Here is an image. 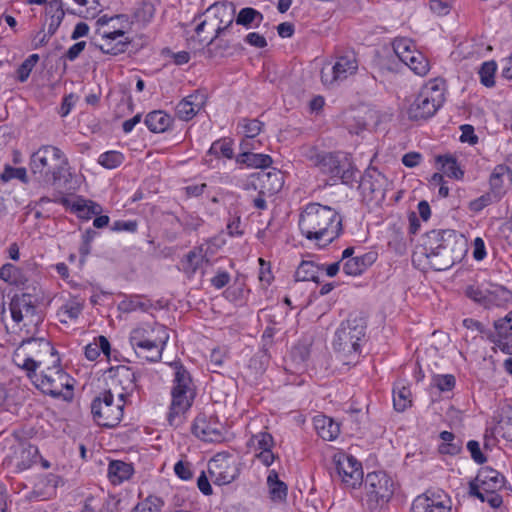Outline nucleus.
Segmentation results:
<instances>
[{
	"label": "nucleus",
	"instance_id": "obj_1",
	"mask_svg": "<svg viewBox=\"0 0 512 512\" xmlns=\"http://www.w3.org/2000/svg\"><path fill=\"white\" fill-rule=\"evenodd\" d=\"M342 216L332 207L309 203L300 214L299 228L306 239L327 246L343 232Z\"/></svg>",
	"mask_w": 512,
	"mask_h": 512
},
{
	"label": "nucleus",
	"instance_id": "obj_2",
	"mask_svg": "<svg viewBox=\"0 0 512 512\" xmlns=\"http://www.w3.org/2000/svg\"><path fill=\"white\" fill-rule=\"evenodd\" d=\"M467 252L466 239L454 230H432L422 244V254L435 271H444L460 262Z\"/></svg>",
	"mask_w": 512,
	"mask_h": 512
},
{
	"label": "nucleus",
	"instance_id": "obj_3",
	"mask_svg": "<svg viewBox=\"0 0 512 512\" xmlns=\"http://www.w3.org/2000/svg\"><path fill=\"white\" fill-rule=\"evenodd\" d=\"M29 169L36 179L56 185L71 176L65 154L56 146L42 145L30 156Z\"/></svg>",
	"mask_w": 512,
	"mask_h": 512
},
{
	"label": "nucleus",
	"instance_id": "obj_4",
	"mask_svg": "<svg viewBox=\"0 0 512 512\" xmlns=\"http://www.w3.org/2000/svg\"><path fill=\"white\" fill-rule=\"evenodd\" d=\"M174 379L171 389V405L167 420L178 427L184 421V414L190 409L196 396V388L188 370L179 362L172 363Z\"/></svg>",
	"mask_w": 512,
	"mask_h": 512
},
{
	"label": "nucleus",
	"instance_id": "obj_5",
	"mask_svg": "<svg viewBox=\"0 0 512 512\" xmlns=\"http://www.w3.org/2000/svg\"><path fill=\"white\" fill-rule=\"evenodd\" d=\"M367 322L360 314L351 313L337 328L333 348L343 359L360 355V343L366 335Z\"/></svg>",
	"mask_w": 512,
	"mask_h": 512
},
{
	"label": "nucleus",
	"instance_id": "obj_6",
	"mask_svg": "<svg viewBox=\"0 0 512 512\" xmlns=\"http://www.w3.org/2000/svg\"><path fill=\"white\" fill-rule=\"evenodd\" d=\"M45 355L57 357V351L45 338H27L22 340L13 354L15 365L26 371L30 380L36 376V370L41 364L40 358Z\"/></svg>",
	"mask_w": 512,
	"mask_h": 512
},
{
	"label": "nucleus",
	"instance_id": "obj_7",
	"mask_svg": "<svg viewBox=\"0 0 512 512\" xmlns=\"http://www.w3.org/2000/svg\"><path fill=\"white\" fill-rule=\"evenodd\" d=\"M315 166L326 176L329 185L339 181L351 184L355 181L356 168L347 154L341 152H325L315 156Z\"/></svg>",
	"mask_w": 512,
	"mask_h": 512
},
{
	"label": "nucleus",
	"instance_id": "obj_8",
	"mask_svg": "<svg viewBox=\"0 0 512 512\" xmlns=\"http://www.w3.org/2000/svg\"><path fill=\"white\" fill-rule=\"evenodd\" d=\"M71 377L60 367L59 357H55L53 365L42 371L41 375H37L33 378L32 383L36 388L40 389L44 394L52 397L64 396V390H67L70 394L73 389L71 384Z\"/></svg>",
	"mask_w": 512,
	"mask_h": 512
},
{
	"label": "nucleus",
	"instance_id": "obj_9",
	"mask_svg": "<svg viewBox=\"0 0 512 512\" xmlns=\"http://www.w3.org/2000/svg\"><path fill=\"white\" fill-rule=\"evenodd\" d=\"M126 402H114L111 390L102 392L91 403V413L94 421L102 427H116L122 420Z\"/></svg>",
	"mask_w": 512,
	"mask_h": 512
},
{
	"label": "nucleus",
	"instance_id": "obj_10",
	"mask_svg": "<svg viewBox=\"0 0 512 512\" xmlns=\"http://www.w3.org/2000/svg\"><path fill=\"white\" fill-rule=\"evenodd\" d=\"M444 91L437 84L424 86L408 109L411 120L431 118L444 103Z\"/></svg>",
	"mask_w": 512,
	"mask_h": 512
},
{
	"label": "nucleus",
	"instance_id": "obj_11",
	"mask_svg": "<svg viewBox=\"0 0 512 512\" xmlns=\"http://www.w3.org/2000/svg\"><path fill=\"white\" fill-rule=\"evenodd\" d=\"M366 504L370 511L386 505L394 494V482L385 472L368 473L365 479Z\"/></svg>",
	"mask_w": 512,
	"mask_h": 512
},
{
	"label": "nucleus",
	"instance_id": "obj_12",
	"mask_svg": "<svg viewBox=\"0 0 512 512\" xmlns=\"http://www.w3.org/2000/svg\"><path fill=\"white\" fill-rule=\"evenodd\" d=\"M333 472L331 475L334 479L338 478L347 488H356L362 483L363 471L361 463L352 455L338 453L333 457Z\"/></svg>",
	"mask_w": 512,
	"mask_h": 512
},
{
	"label": "nucleus",
	"instance_id": "obj_13",
	"mask_svg": "<svg viewBox=\"0 0 512 512\" xmlns=\"http://www.w3.org/2000/svg\"><path fill=\"white\" fill-rule=\"evenodd\" d=\"M108 373L111 381L109 390H114L118 394L120 402H126V398L138 389L139 373L126 365L111 367Z\"/></svg>",
	"mask_w": 512,
	"mask_h": 512
},
{
	"label": "nucleus",
	"instance_id": "obj_14",
	"mask_svg": "<svg viewBox=\"0 0 512 512\" xmlns=\"http://www.w3.org/2000/svg\"><path fill=\"white\" fill-rule=\"evenodd\" d=\"M208 472L216 485H227L239 475L238 463L228 453H217L208 463Z\"/></svg>",
	"mask_w": 512,
	"mask_h": 512
},
{
	"label": "nucleus",
	"instance_id": "obj_15",
	"mask_svg": "<svg viewBox=\"0 0 512 512\" xmlns=\"http://www.w3.org/2000/svg\"><path fill=\"white\" fill-rule=\"evenodd\" d=\"M358 70V61L354 52H347L336 58L334 65L321 70V80L324 85H333L337 81H343Z\"/></svg>",
	"mask_w": 512,
	"mask_h": 512
},
{
	"label": "nucleus",
	"instance_id": "obj_16",
	"mask_svg": "<svg viewBox=\"0 0 512 512\" xmlns=\"http://www.w3.org/2000/svg\"><path fill=\"white\" fill-rule=\"evenodd\" d=\"M488 339L503 353L512 355V311L494 322V332L486 333Z\"/></svg>",
	"mask_w": 512,
	"mask_h": 512
},
{
	"label": "nucleus",
	"instance_id": "obj_17",
	"mask_svg": "<svg viewBox=\"0 0 512 512\" xmlns=\"http://www.w3.org/2000/svg\"><path fill=\"white\" fill-rule=\"evenodd\" d=\"M411 512H451V506L447 495L428 490L414 499Z\"/></svg>",
	"mask_w": 512,
	"mask_h": 512
},
{
	"label": "nucleus",
	"instance_id": "obj_18",
	"mask_svg": "<svg viewBox=\"0 0 512 512\" xmlns=\"http://www.w3.org/2000/svg\"><path fill=\"white\" fill-rule=\"evenodd\" d=\"M99 34L101 39L95 45L105 54L119 55L124 53L130 44V41L124 37L125 32L122 29L99 30Z\"/></svg>",
	"mask_w": 512,
	"mask_h": 512
},
{
	"label": "nucleus",
	"instance_id": "obj_19",
	"mask_svg": "<svg viewBox=\"0 0 512 512\" xmlns=\"http://www.w3.org/2000/svg\"><path fill=\"white\" fill-rule=\"evenodd\" d=\"M490 191L495 201H499L512 185V171L509 166L499 164L494 167L489 177Z\"/></svg>",
	"mask_w": 512,
	"mask_h": 512
},
{
	"label": "nucleus",
	"instance_id": "obj_20",
	"mask_svg": "<svg viewBox=\"0 0 512 512\" xmlns=\"http://www.w3.org/2000/svg\"><path fill=\"white\" fill-rule=\"evenodd\" d=\"M152 334L156 333L157 336L150 339L151 345L137 347L145 353L143 356L151 362H156L161 358L162 351L169 339L167 329L163 325H156L151 329Z\"/></svg>",
	"mask_w": 512,
	"mask_h": 512
},
{
	"label": "nucleus",
	"instance_id": "obj_21",
	"mask_svg": "<svg viewBox=\"0 0 512 512\" xmlns=\"http://www.w3.org/2000/svg\"><path fill=\"white\" fill-rule=\"evenodd\" d=\"M206 12H213L214 17L219 20V23L225 24L224 26L217 27L216 34L209 43L213 44L215 40L232 25L235 15V5L228 1L215 2Z\"/></svg>",
	"mask_w": 512,
	"mask_h": 512
},
{
	"label": "nucleus",
	"instance_id": "obj_22",
	"mask_svg": "<svg viewBox=\"0 0 512 512\" xmlns=\"http://www.w3.org/2000/svg\"><path fill=\"white\" fill-rule=\"evenodd\" d=\"M192 432L197 438L205 442H219L223 438L218 424L209 420L204 414L198 415L195 418Z\"/></svg>",
	"mask_w": 512,
	"mask_h": 512
},
{
	"label": "nucleus",
	"instance_id": "obj_23",
	"mask_svg": "<svg viewBox=\"0 0 512 512\" xmlns=\"http://www.w3.org/2000/svg\"><path fill=\"white\" fill-rule=\"evenodd\" d=\"M59 203L66 208H70L71 212L75 213L78 218L89 220L93 215H99L102 212V207L92 201L78 197L75 201L71 202L67 197H61Z\"/></svg>",
	"mask_w": 512,
	"mask_h": 512
},
{
	"label": "nucleus",
	"instance_id": "obj_24",
	"mask_svg": "<svg viewBox=\"0 0 512 512\" xmlns=\"http://www.w3.org/2000/svg\"><path fill=\"white\" fill-rule=\"evenodd\" d=\"M206 96L195 92L182 99L176 106V114L183 121L191 120L204 106Z\"/></svg>",
	"mask_w": 512,
	"mask_h": 512
},
{
	"label": "nucleus",
	"instance_id": "obj_25",
	"mask_svg": "<svg viewBox=\"0 0 512 512\" xmlns=\"http://www.w3.org/2000/svg\"><path fill=\"white\" fill-rule=\"evenodd\" d=\"M386 185L387 178L376 168L367 169L360 182L363 192H368L373 196H383Z\"/></svg>",
	"mask_w": 512,
	"mask_h": 512
},
{
	"label": "nucleus",
	"instance_id": "obj_26",
	"mask_svg": "<svg viewBox=\"0 0 512 512\" xmlns=\"http://www.w3.org/2000/svg\"><path fill=\"white\" fill-rule=\"evenodd\" d=\"M32 296L29 293L15 295L9 304L11 317L13 321L19 323L23 320L24 315L34 316L36 313V306L32 301Z\"/></svg>",
	"mask_w": 512,
	"mask_h": 512
},
{
	"label": "nucleus",
	"instance_id": "obj_27",
	"mask_svg": "<svg viewBox=\"0 0 512 512\" xmlns=\"http://www.w3.org/2000/svg\"><path fill=\"white\" fill-rule=\"evenodd\" d=\"M484 492H498L505 485V477L491 467H482L476 476Z\"/></svg>",
	"mask_w": 512,
	"mask_h": 512
},
{
	"label": "nucleus",
	"instance_id": "obj_28",
	"mask_svg": "<svg viewBox=\"0 0 512 512\" xmlns=\"http://www.w3.org/2000/svg\"><path fill=\"white\" fill-rule=\"evenodd\" d=\"M317 434L325 441L335 440L340 433V426L334 420L325 415H318L313 419Z\"/></svg>",
	"mask_w": 512,
	"mask_h": 512
},
{
	"label": "nucleus",
	"instance_id": "obj_29",
	"mask_svg": "<svg viewBox=\"0 0 512 512\" xmlns=\"http://www.w3.org/2000/svg\"><path fill=\"white\" fill-rule=\"evenodd\" d=\"M273 160L270 155L244 151L237 155L236 163L245 165L248 168L265 169L270 167Z\"/></svg>",
	"mask_w": 512,
	"mask_h": 512
},
{
	"label": "nucleus",
	"instance_id": "obj_30",
	"mask_svg": "<svg viewBox=\"0 0 512 512\" xmlns=\"http://www.w3.org/2000/svg\"><path fill=\"white\" fill-rule=\"evenodd\" d=\"M267 486L270 499L273 502L282 503L286 501L288 487L283 481L279 479V475L274 469L269 471L267 477Z\"/></svg>",
	"mask_w": 512,
	"mask_h": 512
},
{
	"label": "nucleus",
	"instance_id": "obj_31",
	"mask_svg": "<svg viewBox=\"0 0 512 512\" xmlns=\"http://www.w3.org/2000/svg\"><path fill=\"white\" fill-rule=\"evenodd\" d=\"M153 307L150 299L141 295H130L118 304V309L123 313H131L135 311L148 312Z\"/></svg>",
	"mask_w": 512,
	"mask_h": 512
},
{
	"label": "nucleus",
	"instance_id": "obj_32",
	"mask_svg": "<svg viewBox=\"0 0 512 512\" xmlns=\"http://www.w3.org/2000/svg\"><path fill=\"white\" fill-rule=\"evenodd\" d=\"M133 466L120 460L111 461L108 467V477L112 484L118 485L128 480L133 474Z\"/></svg>",
	"mask_w": 512,
	"mask_h": 512
},
{
	"label": "nucleus",
	"instance_id": "obj_33",
	"mask_svg": "<svg viewBox=\"0 0 512 512\" xmlns=\"http://www.w3.org/2000/svg\"><path fill=\"white\" fill-rule=\"evenodd\" d=\"M172 121L170 115L161 110L148 113L144 120L147 128L153 133L165 132L172 124Z\"/></svg>",
	"mask_w": 512,
	"mask_h": 512
},
{
	"label": "nucleus",
	"instance_id": "obj_34",
	"mask_svg": "<svg viewBox=\"0 0 512 512\" xmlns=\"http://www.w3.org/2000/svg\"><path fill=\"white\" fill-rule=\"evenodd\" d=\"M204 261H208L204 254L203 246H198L192 249L182 260L183 271L192 276L201 267Z\"/></svg>",
	"mask_w": 512,
	"mask_h": 512
},
{
	"label": "nucleus",
	"instance_id": "obj_35",
	"mask_svg": "<svg viewBox=\"0 0 512 512\" xmlns=\"http://www.w3.org/2000/svg\"><path fill=\"white\" fill-rule=\"evenodd\" d=\"M442 443L439 445V452L446 455H457L461 452L463 441L461 438L455 436L452 432L443 431L439 435Z\"/></svg>",
	"mask_w": 512,
	"mask_h": 512
},
{
	"label": "nucleus",
	"instance_id": "obj_36",
	"mask_svg": "<svg viewBox=\"0 0 512 512\" xmlns=\"http://www.w3.org/2000/svg\"><path fill=\"white\" fill-rule=\"evenodd\" d=\"M373 260V256L370 253L350 258L344 263L343 271L350 276L360 275L372 264Z\"/></svg>",
	"mask_w": 512,
	"mask_h": 512
},
{
	"label": "nucleus",
	"instance_id": "obj_37",
	"mask_svg": "<svg viewBox=\"0 0 512 512\" xmlns=\"http://www.w3.org/2000/svg\"><path fill=\"white\" fill-rule=\"evenodd\" d=\"M0 279L18 287H24L28 281L23 271L11 263H6L0 268Z\"/></svg>",
	"mask_w": 512,
	"mask_h": 512
},
{
	"label": "nucleus",
	"instance_id": "obj_38",
	"mask_svg": "<svg viewBox=\"0 0 512 512\" xmlns=\"http://www.w3.org/2000/svg\"><path fill=\"white\" fill-rule=\"evenodd\" d=\"M324 265H317L312 261H302L295 272L297 281H313L319 283V271Z\"/></svg>",
	"mask_w": 512,
	"mask_h": 512
},
{
	"label": "nucleus",
	"instance_id": "obj_39",
	"mask_svg": "<svg viewBox=\"0 0 512 512\" xmlns=\"http://www.w3.org/2000/svg\"><path fill=\"white\" fill-rule=\"evenodd\" d=\"M258 177L270 194L279 192L283 186L284 179L280 170L273 169L269 172L258 173Z\"/></svg>",
	"mask_w": 512,
	"mask_h": 512
},
{
	"label": "nucleus",
	"instance_id": "obj_40",
	"mask_svg": "<svg viewBox=\"0 0 512 512\" xmlns=\"http://www.w3.org/2000/svg\"><path fill=\"white\" fill-rule=\"evenodd\" d=\"M403 63L406 64L416 75L425 76L430 70V63L426 56L420 51H413Z\"/></svg>",
	"mask_w": 512,
	"mask_h": 512
},
{
	"label": "nucleus",
	"instance_id": "obj_41",
	"mask_svg": "<svg viewBox=\"0 0 512 512\" xmlns=\"http://www.w3.org/2000/svg\"><path fill=\"white\" fill-rule=\"evenodd\" d=\"M393 50L400 61L410 60L413 51H418L413 40L405 37L396 38L393 43Z\"/></svg>",
	"mask_w": 512,
	"mask_h": 512
},
{
	"label": "nucleus",
	"instance_id": "obj_42",
	"mask_svg": "<svg viewBox=\"0 0 512 512\" xmlns=\"http://www.w3.org/2000/svg\"><path fill=\"white\" fill-rule=\"evenodd\" d=\"M411 404V391L408 387L401 386L393 390V405L396 411L403 412Z\"/></svg>",
	"mask_w": 512,
	"mask_h": 512
},
{
	"label": "nucleus",
	"instance_id": "obj_43",
	"mask_svg": "<svg viewBox=\"0 0 512 512\" xmlns=\"http://www.w3.org/2000/svg\"><path fill=\"white\" fill-rule=\"evenodd\" d=\"M164 506V501L162 498L149 495L146 499L139 502L131 512H161Z\"/></svg>",
	"mask_w": 512,
	"mask_h": 512
},
{
	"label": "nucleus",
	"instance_id": "obj_44",
	"mask_svg": "<svg viewBox=\"0 0 512 512\" xmlns=\"http://www.w3.org/2000/svg\"><path fill=\"white\" fill-rule=\"evenodd\" d=\"M437 161L442 164L443 172L450 178L461 179L464 172L460 169L456 159L452 156H438Z\"/></svg>",
	"mask_w": 512,
	"mask_h": 512
},
{
	"label": "nucleus",
	"instance_id": "obj_45",
	"mask_svg": "<svg viewBox=\"0 0 512 512\" xmlns=\"http://www.w3.org/2000/svg\"><path fill=\"white\" fill-rule=\"evenodd\" d=\"M208 154L215 155L216 157L223 156L232 159L234 156L232 149V140L220 139L212 143Z\"/></svg>",
	"mask_w": 512,
	"mask_h": 512
},
{
	"label": "nucleus",
	"instance_id": "obj_46",
	"mask_svg": "<svg viewBox=\"0 0 512 512\" xmlns=\"http://www.w3.org/2000/svg\"><path fill=\"white\" fill-rule=\"evenodd\" d=\"M510 296L509 290L503 286H496L493 290H488V308L501 306L509 300Z\"/></svg>",
	"mask_w": 512,
	"mask_h": 512
},
{
	"label": "nucleus",
	"instance_id": "obj_47",
	"mask_svg": "<svg viewBox=\"0 0 512 512\" xmlns=\"http://www.w3.org/2000/svg\"><path fill=\"white\" fill-rule=\"evenodd\" d=\"M497 66L494 61L484 62L479 70L480 82L486 87H493L495 85V72Z\"/></svg>",
	"mask_w": 512,
	"mask_h": 512
},
{
	"label": "nucleus",
	"instance_id": "obj_48",
	"mask_svg": "<svg viewBox=\"0 0 512 512\" xmlns=\"http://www.w3.org/2000/svg\"><path fill=\"white\" fill-rule=\"evenodd\" d=\"M255 20H258L259 22L263 20V15L258 10L251 8V7H245L240 10L238 13V16L236 18V23L238 25H242L244 27H249L251 23Z\"/></svg>",
	"mask_w": 512,
	"mask_h": 512
},
{
	"label": "nucleus",
	"instance_id": "obj_49",
	"mask_svg": "<svg viewBox=\"0 0 512 512\" xmlns=\"http://www.w3.org/2000/svg\"><path fill=\"white\" fill-rule=\"evenodd\" d=\"M83 310V304L77 299L73 298L67 301L59 309L58 314L66 317L69 320H74L79 317Z\"/></svg>",
	"mask_w": 512,
	"mask_h": 512
},
{
	"label": "nucleus",
	"instance_id": "obj_50",
	"mask_svg": "<svg viewBox=\"0 0 512 512\" xmlns=\"http://www.w3.org/2000/svg\"><path fill=\"white\" fill-rule=\"evenodd\" d=\"M124 156L118 151H107L98 158V163L106 169H114L122 164Z\"/></svg>",
	"mask_w": 512,
	"mask_h": 512
},
{
	"label": "nucleus",
	"instance_id": "obj_51",
	"mask_svg": "<svg viewBox=\"0 0 512 512\" xmlns=\"http://www.w3.org/2000/svg\"><path fill=\"white\" fill-rule=\"evenodd\" d=\"M151 330L143 327L135 328L130 334V343L133 348L141 347L145 345H151L150 339L153 338Z\"/></svg>",
	"mask_w": 512,
	"mask_h": 512
},
{
	"label": "nucleus",
	"instance_id": "obj_52",
	"mask_svg": "<svg viewBox=\"0 0 512 512\" xmlns=\"http://www.w3.org/2000/svg\"><path fill=\"white\" fill-rule=\"evenodd\" d=\"M38 61V54H31L27 59H25L17 69V79L20 82H25Z\"/></svg>",
	"mask_w": 512,
	"mask_h": 512
},
{
	"label": "nucleus",
	"instance_id": "obj_53",
	"mask_svg": "<svg viewBox=\"0 0 512 512\" xmlns=\"http://www.w3.org/2000/svg\"><path fill=\"white\" fill-rule=\"evenodd\" d=\"M0 177L3 182H8L12 179H19L23 183L28 182L27 170L24 167L14 168L10 165H6Z\"/></svg>",
	"mask_w": 512,
	"mask_h": 512
},
{
	"label": "nucleus",
	"instance_id": "obj_54",
	"mask_svg": "<svg viewBox=\"0 0 512 512\" xmlns=\"http://www.w3.org/2000/svg\"><path fill=\"white\" fill-rule=\"evenodd\" d=\"M175 221L179 223L184 231H195L203 223V220L194 214H184L182 217H175Z\"/></svg>",
	"mask_w": 512,
	"mask_h": 512
},
{
	"label": "nucleus",
	"instance_id": "obj_55",
	"mask_svg": "<svg viewBox=\"0 0 512 512\" xmlns=\"http://www.w3.org/2000/svg\"><path fill=\"white\" fill-rule=\"evenodd\" d=\"M240 125L245 136L248 139H253L261 132L263 123L257 119H243Z\"/></svg>",
	"mask_w": 512,
	"mask_h": 512
},
{
	"label": "nucleus",
	"instance_id": "obj_56",
	"mask_svg": "<svg viewBox=\"0 0 512 512\" xmlns=\"http://www.w3.org/2000/svg\"><path fill=\"white\" fill-rule=\"evenodd\" d=\"M251 441L257 447V449L261 451L270 450L274 445V439L272 435L267 432H260L256 435H253Z\"/></svg>",
	"mask_w": 512,
	"mask_h": 512
},
{
	"label": "nucleus",
	"instance_id": "obj_57",
	"mask_svg": "<svg viewBox=\"0 0 512 512\" xmlns=\"http://www.w3.org/2000/svg\"><path fill=\"white\" fill-rule=\"evenodd\" d=\"M455 382V377L451 374L437 375L433 378V384L442 392L451 391Z\"/></svg>",
	"mask_w": 512,
	"mask_h": 512
},
{
	"label": "nucleus",
	"instance_id": "obj_58",
	"mask_svg": "<svg viewBox=\"0 0 512 512\" xmlns=\"http://www.w3.org/2000/svg\"><path fill=\"white\" fill-rule=\"evenodd\" d=\"M466 294L473 301L488 308V297H487L488 290L483 291L479 288H475V287L471 286V287L467 288Z\"/></svg>",
	"mask_w": 512,
	"mask_h": 512
},
{
	"label": "nucleus",
	"instance_id": "obj_59",
	"mask_svg": "<svg viewBox=\"0 0 512 512\" xmlns=\"http://www.w3.org/2000/svg\"><path fill=\"white\" fill-rule=\"evenodd\" d=\"M454 0H430V9L438 15H446Z\"/></svg>",
	"mask_w": 512,
	"mask_h": 512
},
{
	"label": "nucleus",
	"instance_id": "obj_60",
	"mask_svg": "<svg viewBox=\"0 0 512 512\" xmlns=\"http://www.w3.org/2000/svg\"><path fill=\"white\" fill-rule=\"evenodd\" d=\"M467 449L471 454V458L477 463V464H483L486 462L485 455L481 452L480 445L478 441L470 440L467 443Z\"/></svg>",
	"mask_w": 512,
	"mask_h": 512
},
{
	"label": "nucleus",
	"instance_id": "obj_61",
	"mask_svg": "<svg viewBox=\"0 0 512 512\" xmlns=\"http://www.w3.org/2000/svg\"><path fill=\"white\" fill-rule=\"evenodd\" d=\"M492 202H496L493 198L492 192L482 195L470 203V209L474 212H479Z\"/></svg>",
	"mask_w": 512,
	"mask_h": 512
},
{
	"label": "nucleus",
	"instance_id": "obj_62",
	"mask_svg": "<svg viewBox=\"0 0 512 512\" xmlns=\"http://www.w3.org/2000/svg\"><path fill=\"white\" fill-rule=\"evenodd\" d=\"M227 233L234 237H240L244 234L243 230L241 229V216L240 215H234L232 219H230L227 223Z\"/></svg>",
	"mask_w": 512,
	"mask_h": 512
},
{
	"label": "nucleus",
	"instance_id": "obj_63",
	"mask_svg": "<svg viewBox=\"0 0 512 512\" xmlns=\"http://www.w3.org/2000/svg\"><path fill=\"white\" fill-rule=\"evenodd\" d=\"M174 472L182 480H189L193 475L190 464L181 460L175 464Z\"/></svg>",
	"mask_w": 512,
	"mask_h": 512
},
{
	"label": "nucleus",
	"instance_id": "obj_64",
	"mask_svg": "<svg viewBox=\"0 0 512 512\" xmlns=\"http://www.w3.org/2000/svg\"><path fill=\"white\" fill-rule=\"evenodd\" d=\"M462 134L460 136V141L465 143H469L471 145H474L478 141V137L474 132V128L471 125L465 124L461 126Z\"/></svg>",
	"mask_w": 512,
	"mask_h": 512
}]
</instances>
